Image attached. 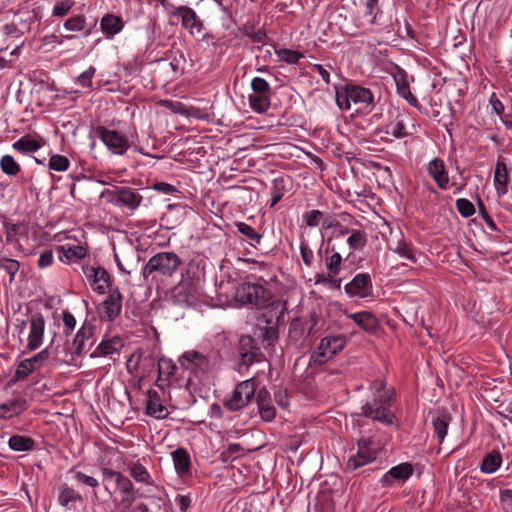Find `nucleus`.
Returning <instances> with one entry per match:
<instances>
[{"label":"nucleus","mask_w":512,"mask_h":512,"mask_svg":"<svg viewBox=\"0 0 512 512\" xmlns=\"http://www.w3.org/2000/svg\"><path fill=\"white\" fill-rule=\"evenodd\" d=\"M182 265L181 258L172 251L158 252L153 255L142 269L143 278L148 281H158L171 278Z\"/></svg>","instance_id":"obj_1"},{"label":"nucleus","mask_w":512,"mask_h":512,"mask_svg":"<svg viewBox=\"0 0 512 512\" xmlns=\"http://www.w3.org/2000/svg\"><path fill=\"white\" fill-rule=\"evenodd\" d=\"M336 104L341 110H350L354 104L370 112L376 104L375 93L360 85L345 84L336 87Z\"/></svg>","instance_id":"obj_2"},{"label":"nucleus","mask_w":512,"mask_h":512,"mask_svg":"<svg viewBox=\"0 0 512 512\" xmlns=\"http://www.w3.org/2000/svg\"><path fill=\"white\" fill-rule=\"evenodd\" d=\"M247 277L241 282L235 291L234 299L241 306L262 309L266 307L272 298V293L259 282H253Z\"/></svg>","instance_id":"obj_3"},{"label":"nucleus","mask_w":512,"mask_h":512,"mask_svg":"<svg viewBox=\"0 0 512 512\" xmlns=\"http://www.w3.org/2000/svg\"><path fill=\"white\" fill-rule=\"evenodd\" d=\"M100 471L103 477L102 482L104 489L108 493L112 494L109 489V484L113 482L115 486L114 492L118 491L121 496L119 505L124 510H129L136 500L134 485L132 481L123 473L108 467H101Z\"/></svg>","instance_id":"obj_4"},{"label":"nucleus","mask_w":512,"mask_h":512,"mask_svg":"<svg viewBox=\"0 0 512 512\" xmlns=\"http://www.w3.org/2000/svg\"><path fill=\"white\" fill-rule=\"evenodd\" d=\"M394 401L395 399H392L389 395H381L379 398H373L371 401H367L362 405L361 412L358 415L378 421L385 426L396 425L398 428V419L390 409Z\"/></svg>","instance_id":"obj_5"},{"label":"nucleus","mask_w":512,"mask_h":512,"mask_svg":"<svg viewBox=\"0 0 512 512\" xmlns=\"http://www.w3.org/2000/svg\"><path fill=\"white\" fill-rule=\"evenodd\" d=\"M101 198L115 207L127 210L130 214H133L143 201V196L136 189L126 186L105 189L101 193Z\"/></svg>","instance_id":"obj_6"},{"label":"nucleus","mask_w":512,"mask_h":512,"mask_svg":"<svg viewBox=\"0 0 512 512\" xmlns=\"http://www.w3.org/2000/svg\"><path fill=\"white\" fill-rule=\"evenodd\" d=\"M256 381L250 378L239 382L233 391L223 399V406L230 412L245 408L255 397Z\"/></svg>","instance_id":"obj_7"},{"label":"nucleus","mask_w":512,"mask_h":512,"mask_svg":"<svg viewBox=\"0 0 512 512\" xmlns=\"http://www.w3.org/2000/svg\"><path fill=\"white\" fill-rule=\"evenodd\" d=\"M252 93L248 95L250 108L259 114L266 113L271 106L273 95L270 84L261 77H254L251 80Z\"/></svg>","instance_id":"obj_8"},{"label":"nucleus","mask_w":512,"mask_h":512,"mask_svg":"<svg viewBox=\"0 0 512 512\" xmlns=\"http://www.w3.org/2000/svg\"><path fill=\"white\" fill-rule=\"evenodd\" d=\"M344 335L327 336L321 339L317 348L310 355V364L321 365L340 352L346 345Z\"/></svg>","instance_id":"obj_9"},{"label":"nucleus","mask_w":512,"mask_h":512,"mask_svg":"<svg viewBox=\"0 0 512 512\" xmlns=\"http://www.w3.org/2000/svg\"><path fill=\"white\" fill-rule=\"evenodd\" d=\"M377 458V449L374 441L369 437H361L356 443V452L351 454L347 460L346 467L354 471Z\"/></svg>","instance_id":"obj_10"},{"label":"nucleus","mask_w":512,"mask_h":512,"mask_svg":"<svg viewBox=\"0 0 512 512\" xmlns=\"http://www.w3.org/2000/svg\"><path fill=\"white\" fill-rule=\"evenodd\" d=\"M344 292L350 298L367 299L373 296V281L368 272L357 273L344 285Z\"/></svg>","instance_id":"obj_11"},{"label":"nucleus","mask_w":512,"mask_h":512,"mask_svg":"<svg viewBox=\"0 0 512 512\" xmlns=\"http://www.w3.org/2000/svg\"><path fill=\"white\" fill-rule=\"evenodd\" d=\"M95 134L115 154L123 155L130 147L128 138L117 130H110L105 126H97Z\"/></svg>","instance_id":"obj_12"},{"label":"nucleus","mask_w":512,"mask_h":512,"mask_svg":"<svg viewBox=\"0 0 512 512\" xmlns=\"http://www.w3.org/2000/svg\"><path fill=\"white\" fill-rule=\"evenodd\" d=\"M413 472V465L409 462H403L391 467L379 479V483L383 488L402 486L413 475Z\"/></svg>","instance_id":"obj_13"},{"label":"nucleus","mask_w":512,"mask_h":512,"mask_svg":"<svg viewBox=\"0 0 512 512\" xmlns=\"http://www.w3.org/2000/svg\"><path fill=\"white\" fill-rule=\"evenodd\" d=\"M82 270L90 286L98 294H104L107 289H112L111 276L104 267L86 265L83 266Z\"/></svg>","instance_id":"obj_14"},{"label":"nucleus","mask_w":512,"mask_h":512,"mask_svg":"<svg viewBox=\"0 0 512 512\" xmlns=\"http://www.w3.org/2000/svg\"><path fill=\"white\" fill-rule=\"evenodd\" d=\"M174 17L181 19L182 26L194 37L204 38V27L196 12L188 6H179L172 11Z\"/></svg>","instance_id":"obj_15"},{"label":"nucleus","mask_w":512,"mask_h":512,"mask_svg":"<svg viewBox=\"0 0 512 512\" xmlns=\"http://www.w3.org/2000/svg\"><path fill=\"white\" fill-rule=\"evenodd\" d=\"M123 296L118 287L109 289L108 296L101 303L100 318L101 320L112 322L122 311Z\"/></svg>","instance_id":"obj_16"},{"label":"nucleus","mask_w":512,"mask_h":512,"mask_svg":"<svg viewBox=\"0 0 512 512\" xmlns=\"http://www.w3.org/2000/svg\"><path fill=\"white\" fill-rule=\"evenodd\" d=\"M30 332L27 339L26 350L35 351L43 342L44 331H45V318L42 313H33L29 318Z\"/></svg>","instance_id":"obj_17"},{"label":"nucleus","mask_w":512,"mask_h":512,"mask_svg":"<svg viewBox=\"0 0 512 512\" xmlns=\"http://www.w3.org/2000/svg\"><path fill=\"white\" fill-rule=\"evenodd\" d=\"M171 300L181 307L195 306L198 302V293L192 283L181 282L171 291Z\"/></svg>","instance_id":"obj_18"},{"label":"nucleus","mask_w":512,"mask_h":512,"mask_svg":"<svg viewBox=\"0 0 512 512\" xmlns=\"http://www.w3.org/2000/svg\"><path fill=\"white\" fill-rule=\"evenodd\" d=\"M95 326L84 323L77 331L71 344V354L76 357H82L87 352L86 342L94 336Z\"/></svg>","instance_id":"obj_19"},{"label":"nucleus","mask_w":512,"mask_h":512,"mask_svg":"<svg viewBox=\"0 0 512 512\" xmlns=\"http://www.w3.org/2000/svg\"><path fill=\"white\" fill-rule=\"evenodd\" d=\"M427 172L441 190H447L450 179L443 159L435 157L428 162Z\"/></svg>","instance_id":"obj_20"},{"label":"nucleus","mask_w":512,"mask_h":512,"mask_svg":"<svg viewBox=\"0 0 512 512\" xmlns=\"http://www.w3.org/2000/svg\"><path fill=\"white\" fill-rule=\"evenodd\" d=\"M493 183L496 193L499 197L507 194L508 185L510 183V175L509 169L507 168V165L505 163V159L502 157H499L497 159L494 169Z\"/></svg>","instance_id":"obj_21"},{"label":"nucleus","mask_w":512,"mask_h":512,"mask_svg":"<svg viewBox=\"0 0 512 512\" xmlns=\"http://www.w3.org/2000/svg\"><path fill=\"white\" fill-rule=\"evenodd\" d=\"M370 25L377 27L376 33H381L386 36L387 39L397 35L396 26L399 25L398 20L393 21L392 17L386 19L381 9H377L375 16L368 19Z\"/></svg>","instance_id":"obj_22"},{"label":"nucleus","mask_w":512,"mask_h":512,"mask_svg":"<svg viewBox=\"0 0 512 512\" xmlns=\"http://www.w3.org/2000/svg\"><path fill=\"white\" fill-rule=\"evenodd\" d=\"M255 396L261 419L271 422L276 416V409L272 405L270 393L266 388H261Z\"/></svg>","instance_id":"obj_23"},{"label":"nucleus","mask_w":512,"mask_h":512,"mask_svg":"<svg viewBox=\"0 0 512 512\" xmlns=\"http://www.w3.org/2000/svg\"><path fill=\"white\" fill-rule=\"evenodd\" d=\"M124 21L121 16L107 13L100 20V30L106 39L111 40L124 28Z\"/></svg>","instance_id":"obj_24"},{"label":"nucleus","mask_w":512,"mask_h":512,"mask_svg":"<svg viewBox=\"0 0 512 512\" xmlns=\"http://www.w3.org/2000/svg\"><path fill=\"white\" fill-rule=\"evenodd\" d=\"M234 226L236 227L237 233L240 234L239 240L241 242H246L255 249L260 246L263 240V233L241 221L235 222Z\"/></svg>","instance_id":"obj_25"},{"label":"nucleus","mask_w":512,"mask_h":512,"mask_svg":"<svg viewBox=\"0 0 512 512\" xmlns=\"http://www.w3.org/2000/svg\"><path fill=\"white\" fill-rule=\"evenodd\" d=\"M184 361L190 365L186 368H193L197 372L205 373L210 369L208 357L198 351L185 352L180 358L182 366H185Z\"/></svg>","instance_id":"obj_26"},{"label":"nucleus","mask_w":512,"mask_h":512,"mask_svg":"<svg viewBox=\"0 0 512 512\" xmlns=\"http://www.w3.org/2000/svg\"><path fill=\"white\" fill-rule=\"evenodd\" d=\"M146 414L156 419H165L168 416L167 408L160 403V396L156 390L150 389L147 392Z\"/></svg>","instance_id":"obj_27"},{"label":"nucleus","mask_w":512,"mask_h":512,"mask_svg":"<svg viewBox=\"0 0 512 512\" xmlns=\"http://www.w3.org/2000/svg\"><path fill=\"white\" fill-rule=\"evenodd\" d=\"M388 249L413 264L417 263L416 248L411 242L406 241L403 237L398 239L396 242L388 243Z\"/></svg>","instance_id":"obj_28"},{"label":"nucleus","mask_w":512,"mask_h":512,"mask_svg":"<svg viewBox=\"0 0 512 512\" xmlns=\"http://www.w3.org/2000/svg\"><path fill=\"white\" fill-rule=\"evenodd\" d=\"M176 365L174 362L166 357H161L158 360V378L156 379V386L161 390L169 384L170 377L174 374Z\"/></svg>","instance_id":"obj_29"},{"label":"nucleus","mask_w":512,"mask_h":512,"mask_svg":"<svg viewBox=\"0 0 512 512\" xmlns=\"http://www.w3.org/2000/svg\"><path fill=\"white\" fill-rule=\"evenodd\" d=\"M123 347L122 339L115 336L109 339H103L96 349L90 354L91 358L109 356L119 352Z\"/></svg>","instance_id":"obj_30"},{"label":"nucleus","mask_w":512,"mask_h":512,"mask_svg":"<svg viewBox=\"0 0 512 512\" xmlns=\"http://www.w3.org/2000/svg\"><path fill=\"white\" fill-rule=\"evenodd\" d=\"M174 468L179 476H187L191 472V460L186 449L177 448L171 453Z\"/></svg>","instance_id":"obj_31"},{"label":"nucleus","mask_w":512,"mask_h":512,"mask_svg":"<svg viewBox=\"0 0 512 512\" xmlns=\"http://www.w3.org/2000/svg\"><path fill=\"white\" fill-rule=\"evenodd\" d=\"M27 408V401L23 398H14L0 405V419H9L20 415Z\"/></svg>","instance_id":"obj_32"},{"label":"nucleus","mask_w":512,"mask_h":512,"mask_svg":"<svg viewBox=\"0 0 512 512\" xmlns=\"http://www.w3.org/2000/svg\"><path fill=\"white\" fill-rule=\"evenodd\" d=\"M348 318L354 320V322L363 330L367 332H374L379 325V322L375 315L368 311H360L356 313L346 314Z\"/></svg>","instance_id":"obj_33"},{"label":"nucleus","mask_w":512,"mask_h":512,"mask_svg":"<svg viewBox=\"0 0 512 512\" xmlns=\"http://www.w3.org/2000/svg\"><path fill=\"white\" fill-rule=\"evenodd\" d=\"M42 147L41 137H32L31 135L22 136L20 139L12 144V148L21 153H33L38 151Z\"/></svg>","instance_id":"obj_34"},{"label":"nucleus","mask_w":512,"mask_h":512,"mask_svg":"<svg viewBox=\"0 0 512 512\" xmlns=\"http://www.w3.org/2000/svg\"><path fill=\"white\" fill-rule=\"evenodd\" d=\"M452 418L447 412H438L432 417V426L439 444L445 439Z\"/></svg>","instance_id":"obj_35"},{"label":"nucleus","mask_w":512,"mask_h":512,"mask_svg":"<svg viewBox=\"0 0 512 512\" xmlns=\"http://www.w3.org/2000/svg\"><path fill=\"white\" fill-rule=\"evenodd\" d=\"M394 79H395L398 95L401 96L402 98H404L411 106L417 108L419 103H418L416 96H414L412 94V92L410 91V87L407 82L406 75L403 72H401L398 75H395Z\"/></svg>","instance_id":"obj_36"},{"label":"nucleus","mask_w":512,"mask_h":512,"mask_svg":"<svg viewBox=\"0 0 512 512\" xmlns=\"http://www.w3.org/2000/svg\"><path fill=\"white\" fill-rule=\"evenodd\" d=\"M58 503L62 507H67L71 502H83L84 498L80 492L73 487L63 484L59 486Z\"/></svg>","instance_id":"obj_37"},{"label":"nucleus","mask_w":512,"mask_h":512,"mask_svg":"<svg viewBox=\"0 0 512 512\" xmlns=\"http://www.w3.org/2000/svg\"><path fill=\"white\" fill-rule=\"evenodd\" d=\"M502 464V456L498 450H492L486 454L480 464V471L486 474L496 472Z\"/></svg>","instance_id":"obj_38"},{"label":"nucleus","mask_w":512,"mask_h":512,"mask_svg":"<svg viewBox=\"0 0 512 512\" xmlns=\"http://www.w3.org/2000/svg\"><path fill=\"white\" fill-rule=\"evenodd\" d=\"M129 473L130 476L138 483L150 486L155 485V482L147 468L139 462L133 463L129 467Z\"/></svg>","instance_id":"obj_39"},{"label":"nucleus","mask_w":512,"mask_h":512,"mask_svg":"<svg viewBox=\"0 0 512 512\" xmlns=\"http://www.w3.org/2000/svg\"><path fill=\"white\" fill-rule=\"evenodd\" d=\"M288 181L289 180L283 176L276 177L272 180V185L270 188V193H271L270 207L275 206L278 202L281 201L285 192L287 191Z\"/></svg>","instance_id":"obj_40"},{"label":"nucleus","mask_w":512,"mask_h":512,"mask_svg":"<svg viewBox=\"0 0 512 512\" xmlns=\"http://www.w3.org/2000/svg\"><path fill=\"white\" fill-rule=\"evenodd\" d=\"M368 242V235L364 229H354L347 238V244L352 251H361Z\"/></svg>","instance_id":"obj_41"},{"label":"nucleus","mask_w":512,"mask_h":512,"mask_svg":"<svg viewBox=\"0 0 512 512\" xmlns=\"http://www.w3.org/2000/svg\"><path fill=\"white\" fill-rule=\"evenodd\" d=\"M8 445L14 451H31L34 448V440L28 436L15 434L10 437Z\"/></svg>","instance_id":"obj_42"},{"label":"nucleus","mask_w":512,"mask_h":512,"mask_svg":"<svg viewBox=\"0 0 512 512\" xmlns=\"http://www.w3.org/2000/svg\"><path fill=\"white\" fill-rule=\"evenodd\" d=\"M160 104L161 106L165 107L166 109L170 110L175 114L191 115L199 119H204L202 115L198 114L199 109H196L195 112L190 113L187 107L180 101L161 100Z\"/></svg>","instance_id":"obj_43"},{"label":"nucleus","mask_w":512,"mask_h":512,"mask_svg":"<svg viewBox=\"0 0 512 512\" xmlns=\"http://www.w3.org/2000/svg\"><path fill=\"white\" fill-rule=\"evenodd\" d=\"M69 473L72 475V478L78 485L86 486L94 490L97 489L100 485L99 481L95 477L87 475L82 471H78L75 469V467L71 468Z\"/></svg>","instance_id":"obj_44"},{"label":"nucleus","mask_w":512,"mask_h":512,"mask_svg":"<svg viewBox=\"0 0 512 512\" xmlns=\"http://www.w3.org/2000/svg\"><path fill=\"white\" fill-rule=\"evenodd\" d=\"M369 390L373 393V398H379L381 395H389L392 399H395L396 393L394 388H387L385 379H376L369 385Z\"/></svg>","instance_id":"obj_45"},{"label":"nucleus","mask_w":512,"mask_h":512,"mask_svg":"<svg viewBox=\"0 0 512 512\" xmlns=\"http://www.w3.org/2000/svg\"><path fill=\"white\" fill-rule=\"evenodd\" d=\"M1 171L8 176H16L21 167L19 163L11 155H3L0 159Z\"/></svg>","instance_id":"obj_46"},{"label":"nucleus","mask_w":512,"mask_h":512,"mask_svg":"<svg viewBox=\"0 0 512 512\" xmlns=\"http://www.w3.org/2000/svg\"><path fill=\"white\" fill-rule=\"evenodd\" d=\"M67 31L71 32H82L87 26L86 17L82 14H76L67 18L63 24Z\"/></svg>","instance_id":"obj_47"},{"label":"nucleus","mask_w":512,"mask_h":512,"mask_svg":"<svg viewBox=\"0 0 512 512\" xmlns=\"http://www.w3.org/2000/svg\"><path fill=\"white\" fill-rule=\"evenodd\" d=\"M384 132L397 139L404 138L408 135L404 121L399 118L387 124L384 128Z\"/></svg>","instance_id":"obj_48"},{"label":"nucleus","mask_w":512,"mask_h":512,"mask_svg":"<svg viewBox=\"0 0 512 512\" xmlns=\"http://www.w3.org/2000/svg\"><path fill=\"white\" fill-rule=\"evenodd\" d=\"M21 264L18 260L0 257V269L5 271L9 275V282L12 283L15 279V275L19 272Z\"/></svg>","instance_id":"obj_49"},{"label":"nucleus","mask_w":512,"mask_h":512,"mask_svg":"<svg viewBox=\"0 0 512 512\" xmlns=\"http://www.w3.org/2000/svg\"><path fill=\"white\" fill-rule=\"evenodd\" d=\"M265 360L264 354L261 352L260 348H256L249 353H244L240 356V362L238 364L239 370L241 367H245L246 369L254 363H259Z\"/></svg>","instance_id":"obj_50"},{"label":"nucleus","mask_w":512,"mask_h":512,"mask_svg":"<svg viewBox=\"0 0 512 512\" xmlns=\"http://www.w3.org/2000/svg\"><path fill=\"white\" fill-rule=\"evenodd\" d=\"M75 4V0H58L52 8L51 16L56 18L65 17L70 13Z\"/></svg>","instance_id":"obj_51"},{"label":"nucleus","mask_w":512,"mask_h":512,"mask_svg":"<svg viewBox=\"0 0 512 512\" xmlns=\"http://www.w3.org/2000/svg\"><path fill=\"white\" fill-rule=\"evenodd\" d=\"M275 54L280 61L287 64H297L299 60L304 57L301 52L287 48L275 49Z\"/></svg>","instance_id":"obj_52"},{"label":"nucleus","mask_w":512,"mask_h":512,"mask_svg":"<svg viewBox=\"0 0 512 512\" xmlns=\"http://www.w3.org/2000/svg\"><path fill=\"white\" fill-rule=\"evenodd\" d=\"M327 273L339 274L343 270L344 258L339 252H333L325 259Z\"/></svg>","instance_id":"obj_53"},{"label":"nucleus","mask_w":512,"mask_h":512,"mask_svg":"<svg viewBox=\"0 0 512 512\" xmlns=\"http://www.w3.org/2000/svg\"><path fill=\"white\" fill-rule=\"evenodd\" d=\"M337 275L333 273H318L315 276V284L330 285L335 289H340L343 278L336 277Z\"/></svg>","instance_id":"obj_54"},{"label":"nucleus","mask_w":512,"mask_h":512,"mask_svg":"<svg viewBox=\"0 0 512 512\" xmlns=\"http://www.w3.org/2000/svg\"><path fill=\"white\" fill-rule=\"evenodd\" d=\"M70 166V161L66 156L53 154L50 156L48 161V167L50 170L63 172L66 171Z\"/></svg>","instance_id":"obj_55"},{"label":"nucleus","mask_w":512,"mask_h":512,"mask_svg":"<svg viewBox=\"0 0 512 512\" xmlns=\"http://www.w3.org/2000/svg\"><path fill=\"white\" fill-rule=\"evenodd\" d=\"M6 241L9 243L16 242L18 236L23 233L24 226L22 223H8L4 224Z\"/></svg>","instance_id":"obj_56"},{"label":"nucleus","mask_w":512,"mask_h":512,"mask_svg":"<svg viewBox=\"0 0 512 512\" xmlns=\"http://www.w3.org/2000/svg\"><path fill=\"white\" fill-rule=\"evenodd\" d=\"M36 369L32 365V363L29 361L28 358L23 359L17 366L15 374H14V380L15 381H21L25 380L33 371Z\"/></svg>","instance_id":"obj_57"},{"label":"nucleus","mask_w":512,"mask_h":512,"mask_svg":"<svg viewBox=\"0 0 512 512\" xmlns=\"http://www.w3.org/2000/svg\"><path fill=\"white\" fill-rule=\"evenodd\" d=\"M455 206L459 214L465 218L471 217L476 211L474 204L466 198L457 199L455 201Z\"/></svg>","instance_id":"obj_58"},{"label":"nucleus","mask_w":512,"mask_h":512,"mask_svg":"<svg viewBox=\"0 0 512 512\" xmlns=\"http://www.w3.org/2000/svg\"><path fill=\"white\" fill-rule=\"evenodd\" d=\"M258 348V346L255 343V340L250 335H242L239 339L237 352L239 354V357L242 356L244 353H249L250 351Z\"/></svg>","instance_id":"obj_59"},{"label":"nucleus","mask_w":512,"mask_h":512,"mask_svg":"<svg viewBox=\"0 0 512 512\" xmlns=\"http://www.w3.org/2000/svg\"><path fill=\"white\" fill-rule=\"evenodd\" d=\"M96 68L90 66L87 70L82 72L79 76H77L74 80L76 84H79L82 88H91L92 87V79L95 75Z\"/></svg>","instance_id":"obj_60"},{"label":"nucleus","mask_w":512,"mask_h":512,"mask_svg":"<svg viewBox=\"0 0 512 512\" xmlns=\"http://www.w3.org/2000/svg\"><path fill=\"white\" fill-rule=\"evenodd\" d=\"M362 257H357L354 251H351L345 258L343 264V270H348L351 272L352 270H356L362 267L363 262Z\"/></svg>","instance_id":"obj_61"},{"label":"nucleus","mask_w":512,"mask_h":512,"mask_svg":"<svg viewBox=\"0 0 512 512\" xmlns=\"http://www.w3.org/2000/svg\"><path fill=\"white\" fill-rule=\"evenodd\" d=\"M477 205H478V208H479V213L482 217V219L484 220V222L486 223V225L492 230V231H499L496 223L494 222V220L492 219V217L489 215V213L487 212L486 210V207L483 203V201L478 198L477 200Z\"/></svg>","instance_id":"obj_62"},{"label":"nucleus","mask_w":512,"mask_h":512,"mask_svg":"<svg viewBox=\"0 0 512 512\" xmlns=\"http://www.w3.org/2000/svg\"><path fill=\"white\" fill-rule=\"evenodd\" d=\"M62 321L64 324V334L66 336L70 335L76 326V319L72 313L69 311H63L62 313Z\"/></svg>","instance_id":"obj_63"},{"label":"nucleus","mask_w":512,"mask_h":512,"mask_svg":"<svg viewBox=\"0 0 512 512\" xmlns=\"http://www.w3.org/2000/svg\"><path fill=\"white\" fill-rule=\"evenodd\" d=\"M500 503L504 512H512V490L501 491Z\"/></svg>","instance_id":"obj_64"}]
</instances>
